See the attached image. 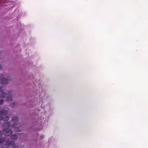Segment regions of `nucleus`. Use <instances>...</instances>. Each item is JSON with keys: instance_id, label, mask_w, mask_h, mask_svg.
<instances>
[{"instance_id": "f257e3e1", "label": "nucleus", "mask_w": 148, "mask_h": 148, "mask_svg": "<svg viewBox=\"0 0 148 148\" xmlns=\"http://www.w3.org/2000/svg\"><path fill=\"white\" fill-rule=\"evenodd\" d=\"M4 134L5 136H9L12 134V131L11 130L8 128H6L3 131Z\"/></svg>"}, {"instance_id": "f03ea898", "label": "nucleus", "mask_w": 148, "mask_h": 148, "mask_svg": "<svg viewBox=\"0 0 148 148\" xmlns=\"http://www.w3.org/2000/svg\"><path fill=\"white\" fill-rule=\"evenodd\" d=\"M10 80V77H8L7 78H3L1 80V83L3 85H5L8 84V82Z\"/></svg>"}, {"instance_id": "7ed1b4c3", "label": "nucleus", "mask_w": 148, "mask_h": 148, "mask_svg": "<svg viewBox=\"0 0 148 148\" xmlns=\"http://www.w3.org/2000/svg\"><path fill=\"white\" fill-rule=\"evenodd\" d=\"M15 143L14 141H8L6 142L5 144V146H12Z\"/></svg>"}, {"instance_id": "20e7f679", "label": "nucleus", "mask_w": 148, "mask_h": 148, "mask_svg": "<svg viewBox=\"0 0 148 148\" xmlns=\"http://www.w3.org/2000/svg\"><path fill=\"white\" fill-rule=\"evenodd\" d=\"M8 111L5 110H0V114L2 115H5L8 114Z\"/></svg>"}, {"instance_id": "39448f33", "label": "nucleus", "mask_w": 148, "mask_h": 148, "mask_svg": "<svg viewBox=\"0 0 148 148\" xmlns=\"http://www.w3.org/2000/svg\"><path fill=\"white\" fill-rule=\"evenodd\" d=\"M12 120L14 122H17L19 120L18 117L15 116L12 118Z\"/></svg>"}, {"instance_id": "423d86ee", "label": "nucleus", "mask_w": 148, "mask_h": 148, "mask_svg": "<svg viewBox=\"0 0 148 148\" xmlns=\"http://www.w3.org/2000/svg\"><path fill=\"white\" fill-rule=\"evenodd\" d=\"M6 94H7L5 93L4 92H1L0 96V97L1 98H4L6 97Z\"/></svg>"}, {"instance_id": "0eeeda50", "label": "nucleus", "mask_w": 148, "mask_h": 148, "mask_svg": "<svg viewBox=\"0 0 148 148\" xmlns=\"http://www.w3.org/2000/svg\"><path fill=\"white\" fill-rule=\"evenodd\" d=\"M3 125L5 127H9L10 126V122H7L4 123Z\"/></svg>"}, {"instance_id": "6e6552de", "label": "nucleus", "mask_w": 148, "mask_h": 148, "mask_svg": "<svg viewBox=\"0 0 148 148\" xmlns=\"http://www.w3.org/2000/svg\"><path fill=\"white\" fill-rule=\"evenodd\" d=\"M11 137L14 140H16L17 138V136L16 134L12 135Z\"/></svg>"}, {"instance_id": "1a4fd4ad", "label": "nucleus", "mask_w": 148, "mask_h": 148, "mask_svg": "<svg viewBox=\"0 0 148 148\" xmlns=\"http://www.w3.org/2000/svg\"><path fill=\"white\" fill-rule=\"evenodd\" d=\"M12 100V98L11 97H7L6 99V100L7 101H10Z\"/></svg>"}, {"instance_id": "9d476101", "label": "nucleus", "mask_w": 148, "mask_h": 148, "mask_svg": "<svg viewBox=\"0 0 148 148\" xmlns=\"http://www.w3.org/2000/svg\"><path fill=\"white\" fill-rule=\"evenodd\" d=\"M9 116L8 115H7L5 117L4 120L5 121H7L9 120Z\"/></svg>"}, {"instance_id": "9b49d317", "label": "nucleus", "mask_w": 148, "mask_h": 148, "mask_svg": "<svg viewBox=\"0 0 148 148\" xmlns=\"http://www.w3.org/2000/svg\"><path fill=\"white\" fill-rule=\"evenodd\" d=\"M5 140V139L3 138H0V144L2 143Z\"/></svg>"}, {"instance_id": "f8f14e48", "label": "nucleus", "mask_w": 148, "mask_h": 148, "mask_svg": "<svg viewBox=\"0 0 148 148\" xmlns=\"http://www.w3.org/2000/svg\"><path fill=\"white\" fill-rule=\"evenodd\" d=\"M3 99L0 100V105H1L3 103Z\"/></svg>"}, {"instance_id": "ddd939ff", "label": "nucleus", "mask_w": 148, "mask_h": 148, "mask_svg": "<svg viewBox=\"0 0 148 148\" xmlns=\"http://www.w3.org/2000/svg\"><path fill=\"white\" fill-rule=\"evenodd\" d=\"M3 119V117L2 115L0 114V121L2 120Z\"/></svg>"}, {"instance_id": "4468645a", "label": "nucleus", "mask_w": 148, "mask_h": 148, "mask_svg": "<svg viewBox=\"0 0 148 148\" xmlns=\"http://www.w3.org/2000/svg\"><path fill=\"white\" fill-rule=\"evenodd\" d=\"M18 147L16 145H15L13 146V148H18Z\"/></svg>"}, {"instance_id": "2eb2a0df", "label": "nucleus", "mask_w": 148, "mask_h": 148, "mask_svg": "<svg viewBox=\"0 0 148 148\" xmlns=\"http://www.w3.org/2000/svg\"><path fill=\"white\" fill-rule=\"evenodd\" d=\"M12 91H10L8 93V94L9 95H11L12 94Z\"/></svg>"}, {"instance_id": "dca6fc26", "label": "nucleus", "mask_w": 148, "mask_h": 148, "mask_svg": "<svg viewBox=\"0 0 148 148\" xmlns=\"http://www.w3.org/2000/svg\"><path fill=\"white\" fill-rule=\"evenodd\" d=\"M15 104L14 103H13L11 104V106L12 107H13L14 106V105Z\"/></svg>"}, {"instance_id": "f3484780", "label": "nucleus", "mask_w": 148, "mask_h": 148, "mask_svg": "<svg viewBox=\"0 0 148 148\" xmlns=\"http://www.w3.org/2000/svg\"><path fill=\"white\" fill-rule=\"evenodd\" d=\"M15 125H15L14 124H13L12 126V127H15Z\"/></svg>"}, {"instance_id": "a211bd4d", "label": "nucleus", "mask_w": 148, "mask_h": 148, "mask_svg": "<svg viewBox=\"0 0 148 148\" xmlns=\"http://www.w3.org/2000/svg\"><path fill=\"white\" fill-rule=\"evenodd\" d=\"M2 136V133L1 131H0V137H1Z\"/></svg>"}, {"instance_id": "6ab92c4d", "label": "nucleus", "mask_w": 148, "mask_h": 148, "mask_svg": "<svg viewBox=\"0 0 148 148\" xmlns=\"http://www.w3.org/2000/svg\"><path fill=\"white\" fill-rule=\"evenodd\" d=\"M2 87H0V92H1L2 91Z\"/></svg>"}, {"instance_id": "aec40b11", "label": "nucleus", "mask_w": 148, "mask_h": 148, "mask_svg": "<svg viewBox=\"0 0 148 148\" xmlns=\"http://www.w3.org/2000/svg\"><path fill=\"white\" fill-rule=\"evenodd\" d=\"M15 131H16L17 132H19L20 131V130H17L16 129H15Z\"/></svg>"}, {"instance_id": "412c9836", "label": "nucleus", "mask_w": 148, "mask_h": 148, "mask_svg": "<svg viewBox=\"0 0 148 148\" xmlns=\"http://www.w3.org/2000/svg\"><path fill=\"white\" fill-rule=\"evenodd\" d=\"M2 67V66L1 65H0V69H1Z\"/></svg>"}, {"instance_id": "4be33fe9", "label": "nucleus", "mask_w": 148, "mask_h": 148, "mask_svg": "<svg viewBox=\"0 0 148 148\" xmlns=\"http://www.w3.org/2000/svg\"><path fill=\"white\" fill-rule=\"evenodd\" d=\"M3 76V75H0V77H2Z\"/></svg>"}]
</instances>
